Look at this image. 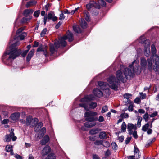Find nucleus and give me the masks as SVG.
<instances>
[{
    "instance_id": "nucleus-1",
    "label": "nucleus",
    "mask_w": 159,
    "mask_h": 159,
    "mask_svg": "<svg viewBox=\"0 0 159 159\" xmlns=\"http://www.w3.org/2000/svg\"><path fill=\"white\" fill-rule=\"evenodd\" d=\"M138 62V61L135 60L132 64L129 66L128 68H124L123 65H120V69L116 73V78L113 76H111L107 79L110 87L112 89L116 90L120 81L124 83L126 81L128 76L133 77L134 73H137V71L136 69H134L133 66L134 64H137Z\"/></svg>"
},
{
    "instance_id": "nucleus-2",
    "label": "nucleus",
    "mask_w": 159,
    "mask_h": 159,
    "mask_svg": "<svg viewBox=\"0 0 159 159\" xmlns=\"http://www.w3.org/2000/svg\"><path fill=\"white\" fill-rule=\"evenodd\" d=\"M19 44L18 42L14 43L9 48L2 56L3 61L6 64L11 65L12 60L18 57L21 53V50L18 49L16 46Z\"/></svg>"
},
{
    "instance_id": "nucleus-3",
    "label": "nucleus",
    "mask_w": 159,
    "mask_h": 159,
    "mask_svg": "<svg viewBox=\"0 0 159 159\" xmlns=\"http://www.w3.org/2000/svg\"><path fill=\"white\" fill-rule=\"evenodd\" d=\"M98 88H95L93 91L94 95L98 98L104 96H108L110 94L108 85L106 82L99 81L98 82Z\"/></svg>"
},
{
    "instance_id": "nucleus-4",
    "label": "nucleus",
    "mask_w": 159,
    "mask_h": 159,
    "mask_svg": "<svg viewBox=\"0 0 159 159\" xmlns=\"http://www.w3.org/2000/svg\"><path fill=\"white\" fill-rule=\"evenodd\" d=\"M152 56L150 57L154 63L153 65V70L155 71L158 72L159 73V56L156 54V50L155 46L152 45L151 46Z\"/></svg>"
},
{
    "instance_id": "nucleus-5",
    "label": "nucleus",
    "mask_w": 159,
    "mask_h": 159,
    "mask_svg": "<svg viewBox=\"0 0 159 159\" xmlns=\"http://www.w3.org/2000/svg\"><path fill=\"white\" fill-rule=\"evenodd\" d=\"M68 39L69 42H71L73 40V34L72 33L70 32L67 35L61 37L59 39V41L55 42L54 45L56 48H57L60 47V44L62 46L65 47L66 45V43L65 40Z\"/></svg>"
},
{
    "instance_id": "nucleus-6",
    "label": "nucleus",
    "mask_w": 159,
    "mask_h": 159,
    "mask_svg": "<svg viewBox=\"0 0 159 159\" xmlns=\"http://www.w3.org/2000/svg\"><path fill=\"white\" fill-rule=\"evenodd\" d=\"M140 64L142 69H145L148 66L149 70L151 71L152 68H154L153 65H154V63L151 57L148 59L147 60L144 57H142L141 59Z\"/></svg>"
},
{
    "instance_id": "nucleus-7",
    "label": "nucleus",
    "mask_w": 159,
    "mask_h": 159,
    "mask_svg": "<svg viewBox=\"0 0 159 159\" xmlns=\"http://www.w3.org/2000/svg\"><path fill=\"white\" fill-rule=\"evenodd\" d=\"M85 101L80 104V106L83 107L86 110H88L89 106L90 108L94 109L97 106V104L95 102L88 101L89 100H85Z\"/></svg>"
},
{
    "instance_id": "nucleus-8",
    "label": "nucleus",
    "mask_w": 159,
    "mask_h": 159,
    "mask_svg": "<svg viewBox=\"0 0 159 159\" xmlns=\"http://www.w3.org/2000/svg\"><path fill=\"white\" fill-rule=\"evenodd\" d=\"M97 115V113L95 112H85L84 116L86 117V120L88 121H95L98 120V118L94 117V116Z\"/></svg>"
},
{
    "instance_id": "nucleus-9",
    "label": "nucleus",
    "mask_w": 159,
    "mask_h": 159,
    "mask_svg": "<svg viewBox=\"0 0 159 159\" xmlns=\"http://www.w3.org/2000/svg\"><path fill=\"white\" fill-rule=\"evenodd\" d=\"M13 129H11V132H10L9 135H7L6 136V138L4 139V141L6 142H9L11 140V138L12 140L13 141L16 140V137L14 136V134L13 132Z\"/></svg>"
},
{
    "instance_id": "nucleus-10",
    "label": "nucleus",
    "mask_w": 159,
    "mask_h": 159,
    "mask_svg": "<svg viewBox=\"0 0 159 159\" xmlns=\"http://www.w3.org/2000/svg\"><path fill=\"white\" fill-rule=\"evenodd\" d=\"M137 129L136 124L134 125L131 123H128L127 124V129L129 135H132L133 131L136 130Z\"/></svg>"
},
{
    "instance_id": "nucleus-11",
    "label": "nucleus",
    "mask_w": 159,
    "mask_h": 159,
    "mask_svg": "<svg viewBox=\"0 0 159 159\" xmlns=\"http://www.w3.org/2000/svg\"><path fill=\"white\" fill-rule=\"evenodd\" d=\"M93 7H94L98 9H100V6L94 1H91L89 4L86 5V7L88 10H89Z\"/></svg>"
},
{
    "instance_id": "nucleus-12",
    "label": "nucleus",
    "mask_w": 159,
    "mask_h": 159,
    "mask_svg": "<svg viewBox=\"0 0 159 159\" xmlns=\"http://www.w3.org/2000/svg\"><path fill=\"white\" fill-rule=\"evenodd\" d=\"M125 105H127L129 104V105L128 107V110L129 111H132L134 109L133 103L130 100H126L125 102Z\"/></svg>"
},
{
    "instance_id": "nucleus-13",
    "label": "nucleus",
    "mask_w": 159,
    "mask_h": 159,
    "mask_svg": "<svg viewBox=\"0 0 159 159\" xmlns=\"http://www.w3.org/2000/svg\"><path fill=\"white\" fill-rule=\"evenodd\" d=\"M87 122L84 124V125L87 128H90L95 126L96 125V123L95 121L87 120Z\"/></svg>"
},
{
    "instance_id": "nucleus-14",
    "label": "nucleus",
    "mask_w": 159,
    "mask_h": 159,
    "mask_svg": "<svg viewBox=\"0 0 159 159\" xmlns=\"http://www.w3.org/2000/svg\"><path fill=\"white\" fill-rule=\"evenodd\" d=\"M134 156L135 157L137 158H140V152L136 145L134 146Z\"/></svg>"
},
{
    "instance_id": "nucleus-15",
    "label": "nucleus",
    "mask_w": 159,
    "mask_h": 159,
    "mask_svg": "<svg viewBox=\"0 0 159 159\" xmlns=\"http://www.w3.org/2000/svg\"><path fill=\"white\" fill-rule=\"evenodd\" d=\"M144 54L147 57H148L150 54L149 43L145 46L144 48Z\"/></svg>"
},
{
    "instance_id": "nucleus-16",
    "label": "nucleus",
    "mask_w": 159,
    "mask_h": 159,
    "mask_svg": "<svg viewBox=\"0 0 159 159\" xmlns=\"http://www.w3.org/2000/svg\"><path fill=\"white\" fill-rule=\"evenodd\" d=\"M51 151L50 147L48 145L45 146L42 150V154L43 155H45Z\"/></svg>"
},
{
    "instance_id": "nucleus-17",
    "label": "nucleus",
    "mask_w": 159,
    "mask_h": 159,
    "mask_svg": "<svg viewBox=\"0 0 159 159\" xmlns=\"http://www.w3.org/2000/svg\"><path fill=\"white\" fill-rule=\"evenodd\" d=\"M49 140V137L48 135H46L40 141V144L42 145H44L47 143Z\"/></svg>"
},
{
    "instance_id": "nucleus-18",
    "label": "nucleus",
    "mask_w": 159,
    "mask_h": 159,
    "mask_svg": "<svg viewBox=\"0 0 159 159\" xmlns=\"http://www.w3.org/2000/svg\"><path fill=\"white\" fill-rule=\"evenodd\" d=\"M47 47L45 46V47H43L42 46H40L38 48L37 50V52L39 51H43L44 52V54L45 56L47 55Z\"/></svg>"
},
{
    "instance_id": "nucleus-19",
    "label": "nucleus",
    "mask_w": 159,
    "mask_h": 159,
    "mask_svg": "<svg viewBox=\"0 0 159 159\" xmlns=\"http://www.w3.org/2000/svg\"><path fill=\"white\" fill-rule=\"evenodd\" d=\"M20 116V113L19 112L15 113L12 114L10 116L11 119L13 120H17Z\"/></svg>"
},
{
    "instance_id": "nucleus-20",
    "label": "nucleus",
    "mask_w": 159,
    "mask_h": 159,
    "mask_svg": "<svg viewBox=\"0 0 159 159\" xmlns=\"http://www.w3.org/2000/svg\"><path fill=\"white\" fill-rule=\"evenodd\" d=\"M6 151L7 152H10V154L11 155L14 154L12 145H7L6 147Z\"/></svg>"
},
{
    "instance_id": "nucleus-21",
    "label": "nucleus",
    "mask_w": 159,
    "mask_h": 159,
    "mask_svg": "<svg viewBox=\"0 0 159 159\" xmlns=\"http://www.w3.org/2000/svg\"><path fill=\"white\" fill-rule=\"evenodd\" d=\"M34 52V49H32L29 53L28 56L27 57L26 60L27 61L29 62L31 58L33 55Z\"/></svg>"
},
{
    "instance_id": "nucleus-22",
    "label": "nucleus",
    "mask_w": 159,
    "mask_h": 159,
    "mask_svg": "<svg viewBox=\"0 0 159 159\" xmlns=\"http://www.w3.org/2000/svg\"><path fill=\"white\" fill-rule=\"evenodd\" d=\"M34 10L32 9H26L24 10L23 14L25 16H27L30 14H32Z\"/></svg>"
},
{
    "instance_id": "nucleus-23",
    "label": "nucleus",
    "mask_w": 159,
    "mask_h": 159,
    "mask_svg": "<svg viewBox=\"0 0 159 159\" xmlns=\"http://www.w3.org/2000/svg\"><path fill=\"white\" fill-rule=\"evenodd\" d=\"M32 17L31 16H29L28 17L27 16L24 17L22 18L21 21V23H27L31 19Z\"/></svg>"
},
{
    "instance_id": "nucleus-24",
    "label": "nucleus",
    "mask_w": 159,
    "mask_h": 159,
    "mask_svg": "<svg viewBox=\"0 0 159 159\" xmlns=\"http://www.w3.org/2000/svg\"><path fill=\"white\" fill-rule=\"evenodd\" d=\"M37 3V2L35 1H32L29 2L27 3L26 5V7L28 8L31 6L35 5Z\"/></svg>"
},
{
    "instance_id": "nucleus-25",
    "label": "nucleus",
    "mask_w": 159,
    "mask_h": 159,
    "mask_svg": "<svg viewBox=\"0 0 159 159\" xmlns=\"http://www.w3.org/2000/svg\"><path fill=\"white\" fill-rule=\"evenodd\" d=\"M73 29L74 31L77 33H80L81 32V30L79 26L77 25L73 26Z\"/></svg>"
},
{
    "instance_id": "nucleus-26",
    "label": "nucleus",
    "mask_w": 159,
    "mask_h": 159,
    "mask_svg": "<svg viewBox=\"0 0 159 159\" xmlns=\"http://www.w3.org/2000/svg\"><path fill=\"white\" fill-rule=\"evenodd\" d=\"M99 137L100 139H104L107 138V134L106 133L102 131L99 134Z\"/></svg>"
},
{
    "instance_id": "nucleus-27",
    "label": "nucleus",
    "mask_w": 159,
    "mask_h": 159,
    "mask_svg": "<svg viewBox=\"0 0 159 159\" xmlns=\"http://www.w3.org/2000/svg\"><path fill=\"white\" fill-rule=\"evenodd\" d=\"M84 16L86 20L88 21H90L89 14L88 12L87 11H84Z\"/></svg>"
},
{
    "instance_id": "nucleus-28",
    "label": "nucleus",
    "mask_w": 159,
    "mask_h": 159,
    "mask_svg": "<svg viewBox=\"0 0 159 159\" xmlns=\"http://www.w3.org/2000/svg\"><path fill=\"white\" fill-rule=\"evenodd\" d=\"M32 121V117L31 116H27L26 118V121L27 125H30Z\"/></svg>"
},
{
    "instance_id": "nucleus-29",
    "label": "nucleus",
    "mask_w": 159,
    "mask_h": 159,
    "mask_svg": "<svg viewBox=\"0 0 159 159\" xmlns=\"http://www.w3.org/2000/svg\"><path fill=\"white\" fill-rule=\"evenodd\" d=\"M126 125L125 122H123L121 126V132H125L126 130Z\"/></svg>"
},
{
    "instance_id": "nucleus-30",
    "label": "nucleus",
    "mask_w": 159,
    "mask_h": 159,
    "mask_svg": "<svg viewBox=\"0 0 159 159\" xmlns=\"http://www.w3.org/2000/svg\"><path fill=\"white\" fill-rule=\"evenodd\" d=\"M124 97L127 99H132V96L131 94L128 93H126L124 94Z\"/></svg>"
},
{
    "instance_id": "nucleus-31",
    "label": "nucleus",
    "mask_w": 159,
    "mask_h": 159,
    "mask_svg": "<svg viewBox=\"0 0 159 159\" xmlns=\"http://www.w3.org/2000/svg\"><path fill=\"white\" fill-rule=\"evenodd\" d=\"M98 132V129H93L89 131V133L91 135H94L97 134Z\"/></svg>"
},
{
    "instance_id": "nucleus-32",
    "label": "nucleus",
    "mask_w": 159,
    "mask_h": 159,
    "mask_svg": "<svg viewBox=\"0 0 159 159\" xmlns=\"http://www.w3.org/2000/svg\"><path fill=\"white\" fill-rule=\"evenodd\" d=\"M81 25L83 28H85L87 26V24L84 19L81 20Z\"/></svg>"
},
{
    "instance_id": "nucleus-33",
    "label": "nucleus",
    "mask_w": 159,
    "mask_h": 159,
    "mask_svg": "<svg viewBox=\"0 0 159 159\" xmlns=\"http://www.w3.org/2000/svg\"><path fill=\"white\" fill-rule=\"evenodd\" d=\"M142 118L141 116H139L138 117V121L137 122V126L138 128H139L141 126V122L142 120Z\"/></svg>"
},
{
    "instance_id": "nucleus-34",
    "label": "nucleus",
    "mask_w": 159,
    "mask_h": 159,
    "mask_svg": "<svg viewBox=\"0 0 159 159\" xmlns=\"http://www.w3.org/2000/svg\"><path fill=\"white\" fill-rule=\"evenodd\" d=\"M56 157L53 153H50L48 155L46 159H55Z\"/></svg>"
},
{
    "instance_id": "nucleus-35",
    "label": "nucleus",
    "mask_w": 159,
    "mask_h": 159,
    "mask_svg": "<svg viewBox=\"0 0 159 159\" xmlns=\"http://www.w3.org/2000/svg\"><path fill=\"white\" fill-rule=\"evenodd\" d=\"M43 126V123L40 122L38 124V126H36L34 128V130L35 131L38 132L39 129Z\"/></svg>"
},
{
    "instance_id": "nucleus-36",
    "label": "nucleus",
    "mask_w": 159,
    "mask_h": 159,
    "mask_svg": "<svg viewBox=\"0 0 159 159\" xmlns=\"http://www.w3.org/2000/svg\"><path fill=\"white\" fill-rule=\"evenodd\" d=\"M94 98V96L92 95H86L84 96L83 98L81 99H92Z\"/></svg>"
},
{
    "instance_id": "nucleus-37",
    "label": "nucleus",
    "mask_w": 159,
    "mask_h": 159,
    "mask_svg": "<svg viewBox=\"0 0 159 159\" xmlns=\"http://www.w3.org/2000/svg\"><path fill=\"white\" fill-rule=\"evenodd\" d=\"M143 118L145 120L146 122H148L149 118V115L148 113H146L143 116Z\"/></svg>"
},
{
    "instance_id": "nucleus-38",
    "label": "nucleus",
    "mask_w": 159,
    "mask_h": 159,
    "mask_svg": "<svg viewBox=\"0 0 159 159\" xmlns=\"http://www.w3.org/2000/svg\"><path fill=\"white\" fill-rule=\"evenodd\" d=\"M149 127V124L148 123L146 124L142 128V130L144 131H146L148 129Z\"/></svg>"
},
{
    "instance_id": "nucleus-39",
    "label": "nucleus",
    "mask_w": 159,
    "mask_h": 159,
    "mask_svg": "<svg viewBox=\"0 0 159 159\" xmlns=\"http://www.w3.org/2000/svg\"><path fill=\"white\" fill-rule=\"evenodd\" d=\"M50 51L52 54H53L55 52L54 45L52 44H50Z\"/></svg>"
},
{
    "instance_id": "nucleus-40",
    "label": "nucleus",
    "mask_w": 159,
    "mask_h": 159,
    "mask_svg": "<svg viewBox=\"0 0 159 159\" xmlns=\"http://www.w3.org/2000/svg\"><path fill=\"white\" fill-rule=\"evenodd\" d=\"M139 42L141 43H143L145 41V38L144 36H141L139 39Z\"/></svg>"
},
{
    "instance_id": "nucleus-41",
    "label": "nucleus",
    "mask_w": 159,
    "mask_h": 159,
    "mask_svg": "<svg viewBox=\"0 0 159 159\" xmlns=\"http://www.w3.org/2000/svg\"><path fill=\"white\" fill-rule=\"evenodd\" d=\"M98 3L103 7H105L106 6V3L103 0H99Z\"/></svg>"
},
{
    "instance_id": "nucleus-42",
    "label": "nucleus",
    "mask_w": 159,
    "mask_h": 159,
    "mask_svg": "<svg viewBox=\"0 0 159 159\" xmlns=\"http://www.w3.org/2000/svg\"><path fill=\"white\" fill-rule=\"evenodd\" d=\"M27 34L26 33L23 32L21 35H20L19 37L20 38V40H23L25 37L26 36Z\"/></svg>"
},
{
    "instance_id": "nucleus-43",
    "label": "nucleus",
    "mask_w": 159,
    "mask_h": 159,
    "mask_svg": "<svg viewBox=\"0 0 159 159\" xmlns=\"http://www.w3.org/2000/svg\"><path fill=\"white\" fill-rule=\"evenodd\" d=\"M47 30L46 28H44L43 29V30L42 31L40 35L41 37H43L46 34Z\"/></svg>"
},
{
    "instance_id": "nucleus-44",
    "label": "nucleus",
    "mask_w": 159,
    "mask_h": 159,
    "mask_svg": "<svg viewBox=\"0 0 159 159\" xmlns=\"http://www.w3.org/2000/svg\"><path fill=\"white\" fill-rule=\"evenodd\" d=\"M103 142L102 140H96L94 142V143L95 145H102Z\"/></svg>"
},
{
    "instance_id": "nucleus-45",
    "label": "nucleus",
    "mask_w": 159,
    "mask_h": 159,
    "mask_svg": "<svg viewBox=\"0 0 159 159\" xmlns=\"http://www.w3.org/2000/svg\"><path fill=\"white\" fill-rule=\"evenodd\" d=\"M102 145L105 147H108L110 146V144L107 141H104L103 142Z\"/></svg>"
},
{
    "instance_id": "nucleus-46",
    "label": "nucleus",
    "mask_w": 159,
    "mask_h": 159,
    "mask_svg": "<svg viewBox=\"0 0 159 159\" xmlns=\"http://www.w3.org/2000/svg\"><path fill=\"white\" fill-rule=\"evenodd\" d=\"M111 145L113 149L115 150H117V146L115 142H113L111 143Z\"/></svg>"
},
{
    "instance_id": "nucleus-47",
    "label": "nucleus",
    "mask_w": 159,
    "mask_h": 159,
    "mask_svg": "<svg viewBox=\"0 0 159 159\" xmlns=\"http://www.w3.org/2000/svg\"><path fill=\"white\" fill-rule=\"evenodd\" d=\"M44 134H45L44 133H43L40 131L38 134L37 137L39 139H40L44 135Z\"/></svg>"
},
{
    "instance_id": "nucleus-48",
    "label": "nucleus",
    "mask_w": 159,
    "mask_h": 159,
    "mask_svg": "<svg viewBox=\"0 0 159 159\" xmlns=\"http://www.w3.org/2000/svg\"><path fill=\"white\" fill-rule=\"evenodd\" d=\"M108 110L107 107L106 106H105L103 107L102 110V113H105L106 111H107Z\"/></svg>"
},
{
    "instance_id": "nucleus-49",
    "label": "nucleus",
    "mask_w": 159,
    "mask_h": 159,
    "mask_svg": "<svg viewBox=\"0 0 159 159\" xmlns=\"http://www.w3.org/2000/svg\"><path fill=\"white\" fill-rule=\"evenodd\" d=\"M40 10H37L35 11L34 14V16L36 17H38L40 14Z\"/></svg>"
},
{
    "instance_id": "nucleus-50",
    "label": "nucleus",
    "mask_w": 159,
    "mask_h": 159,
    "mask_svg": "<svg viewBox=\"0 0 159 159\" xmlns=\"http://www.w3.org/2000/svg\"><path fill=\"white\" fill-rule=\"evenodd\" d=\"M120 116L122 117H124L125 118H127L129 117L128 114L125 113L121 114Z\"/></svg>"
},
{
    "instance_id": "nucleus-51",
    "label": "nucleus",
    "mask_w": 159,
    "mask_h": 159,
    "mask_svg": "<svg viewBox=\"0 0 159 159\" xmlns=\"http://www.w3.org/2000/svg\"><path fill=\"white\" fill-rule=\"evenodd\" d=\"M139 94L140 98L142 99H144L146 98V94L145 93H140Z\"/></svg>"
},
{
    "instance_id": "nucleus-52",
    "label": "nucleus",
    "mask_w": 159,
    "mask_h": 159,
    "mask_svg": "<svg viewBox=\"0 0 159 159\" xmlns=\"http://www.w3.org/2000/svg\"><path fill=\"white\" fill-rule=\"evenodd\" d=\"M132 134L134 138L135 139H137L138 137L136 130H134V131H133V133H132Z\"/></svg>"
},
{
    "instance_id": "nucleus-53",
    "label": "nucleus",
    "mask_w": 159,
    "mask_h": 159,
    "mask_svg": "<svg viewBox=\"0 0 159 159\" xmlns=\"http://www.w3.org/2000/svg\"><path fill=\"white\" fill-rule=\"evenodd\" d=\"M98 121L99 122H102L104 121V118L103 116H100L98 118Z\"/></svg>"
},
{
    "instance_id": "nucleus-54",
    "label": "nucleus",
    "mask_w": 159,
    "mask_h": 159,
    "mask_svg": "<svg viewBox=\"0 0 159 159\" xmlns=\"http://www.w3.org/2000/svg\"><path fill=\"white\" fill-rule=\"evenodd\" d=\"M24 30L23 28H20L17 31H16V34L18 35L20 33H21Z\"/></svg>"
},
{
    "instance_id": "nucleus-55",
    "label": "nucleus",
    "mask_w": 159,
    "mask_h": 159,
    "mask_svg": "<svg viewBox=\"0 0 159 159\" xmlns=\"http://www.w3.org/2000/svg\"><path fill=\"white\" fill-rule=\"evenodd\" d=\"M155 140V138L152 139H149V140L148 141V143L149 145H150L152 143V142L154 141Z\"/></svg>"
},
{
    "instance_id": "nucleus-56",
    "label": "nucleus",
    "mask_w": 159,
    "mask_h": 159,
    "mask_svg": "<svg viewBox=\"0 0 159 159\" xmlns=\"http://www.w3.org/2000/svg\"><path fill=\"white\" fill-rule=\"evenodd\" d=\"M155 140V138L152 139H149V140L148 141V143L149 145H150L152 143V142L154 141Z\"/></svg>"
},
{
    "instance_id": "nucleus-57",
    "label": "nucleus",
    "mask_w": 159,
    "mask_h": 159,
    "mask_svg": "<svg viewBox=\"0 0 159 159\" xmlns=\"http://www.w3.org/2000/svg\"><path fill=\"white\" fill-rule=\"evenodd\" d=\"M65 18V16L63 13H61L60 15V17L59 18V19L60 20H63Z\"/></svg>"
},
{
    "instance_id": "nucleus-58",
    "label": "nucleus",
    "mask_w": 159,
    "mask_h": 159,
    "mask_svg": "<svg viewBox=\"0 0 159 159\" xmlns=\"http://www.w3.org/2000/svg\"><path fill=\"white\" fill-rule=\"evenodd\" d=\"M131 139V137L127 138L125 141V143L126 144H128L130 141Z\"/></svg>"
},
{
    "instance_id": "nucleus-59",
    "label": "nucleus",
    "mask_w": 159,
    "mask_h": 159,
    "mask_svg": "<svg viewBox=\"0 0 159 159\" xmlns=\"http://www.w3.org/2000/svg\"><path fill=\"white\" fill-rule=\"evenodd\" d=\"M15 157L17 159H22V157L21 156L18 155L17 154H16Z\"/></svg>"
},
{
    "instance_id": "nucleus-60",
    "label": "nucleus",
    "mask_w": 159,
    "mask_h": 159,
    "mask_svg": "<svg viewBox=\"0 0 159 159\" xmlns=\"http://www.w3.org/2000/svg\"><path fill=\"white\" fill-rule=\"evenodd\" d=\"M28 52V50H26L24 51L22 54V56L23 57H25Z\"/></svg>"
},
{
    "instance_id": "nucleus-61",
    "label": "nucleus",
    "mask_w": 159,
    "mask_h": 159,
    "mask_svg": "<svg viewBox=\"0 0 159 159\" xmlns=\"http://www.w3.org/2000/svg\"><path fill=\"white\" fill-rule=\"evenodd\" d=\"M93 159H99L98 155L95 154L93 155Z\"/></svg>"
},
{
    "instance_id": "nucleus-62",
    "label": "nucleus",
    "mask_w": 159,
    "mask_h": 159,
    "mask_svg": "<svg viewBox=\"0 0 159 159\" xmlns=\"http://www.w3.org/2000/svg\"><path fill=\"white\" fill-rule=\"evenodd\" d=\"M157 115V112H155L153 113L152 114L150 115L149 116L151 117H154L156 116Z\"/></svg>"
},
{
    "instance_id": "nucleus-63",
    "label": "nucleus",
    "mask_w": 159,
    "mask_h": 159,
    "mask_svg": "<svg viewBox=\"0 0 159 159\" xmlns=\"http://www.w3.org/2000/svg\"><path fill=\"white\" fill-rule=\"evenodd\" d=\"M52 14L50 13L48 14L47 18L48 19H50L52 18Z\"/></svg>"
},
{
    "instance_id": "nucleus-64",
    "label": "nucleus",
    "mask_w": 159,
    "mask_h": 159,
    "mask_svg": "<svg viewBox=\"0 0 159 159\" xmlns=\"http://www.w3.org/2000/svg\"><path fill=\"white\" fill-rule=\"evenodd\" d=\"M8 121L9 120L8 119H5L2 121V123L3 124H5L7 123Z\"/></svg>"
}]
</instances>
